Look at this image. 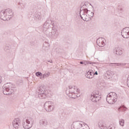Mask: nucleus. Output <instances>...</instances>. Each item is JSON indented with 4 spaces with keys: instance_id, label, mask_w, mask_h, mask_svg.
<instances>
[{
    "instance_id": "nucleus-21",
    "label": "nucleus",
    "mask_w": 129,
    "mask_h": 129,
    "mask_svg": "<svg viewBox=\"0 0 129 129\" xmlns=\"http://www.w3.org/2000/svg\"><path fill=\"white\" fill-rule=\"evenodd\" d=\"M82 126V124L77 123L75 125H72V129H79Z\"/></svg>"
},
{
    "instance_id": "nucleus-4",
    "label": "nucleus",
    "mask_w": 129,
    "mask_h": 129,
    "mask_svg": "<svg viewBox=\"0 0 129 129\" xmlns=\"http://www.w3.org/2000/svg\"><path fill=\"white\" fill-rule=\"evenodd\" d=\"M34 119L33 118L29 117L26 119V120H24L23 121L22 124L24 128L29 129L31 128L34 124Z\"/></svg>"
},
{
    "instance_id": "nucleus-8",
    "label": "nucleus",
    "mask_w": 129,
    "mask_h": 129,
    "mask_svg": "<svg viewBox=\"0 0 129 129\" xmlns=\"http://www.w3.org/2000/svg\"><path fill=\"white\" fill-rule=\"evenodd\" d=\"M0 19L1 20H3V21H9V17H8L7 15V13H6V11H2L0 12Z\"/></svg>"
},
{
    "instance_id": "nucleus-45",
    "label": "nucleus",
    "mask_w": 129,
    "mask_h": 129,
    "mask_svg": "<svg viewBox=\"0 0 129 129\" xmlns=\"http://www.w3.org/2000/svg\"><path fill=\"white\" fill-rule=\"evenodd\" d=\"M120 11H123V9H122V8H120Z\"/></svg>"
},
{
    "instance_id": "nucleus-6",
    "label": "nucleus",
    "mask_w": 129,
    "mask_h": 129,
    "mask_svg": "<svg viewBox=\"0 0 129 129\" xmlns=\"http://www.w3.org/2000/svg\"><path fill=\"white\" fill-rule=\"evenodd\" d=\"M99 95V93L97 92V93L94 92L91 94L90 99L91 101L93 102H97V101H99L100 99H101V97L100 96H98Z\"/></svg>"
},
{
    "instance_id": "nucleus-22",
    "label": "nucleus",
    "mask_w": 129,
    "mask_h": 129,
    "mask_svg": "<svg viewBox=\"0 0 129 129\" xmlns=\"http://www.w3.org/2000/svg\"><path fill=\"white\" fill-rule=\"evenodd\" d=\"M106 101L109 103V104H113V103L116 102V101H113L112 99L108 96H107L106 97Z\"/></svg>"
},
{
    "instance_id": "nucleus-10",
    "label": "nucleus",
    "mask_w": 129,
    "mask_h": 129,
    "mask_svg": "<svg viewBox=\"0 0 129 129\" xmlns=\"http://www.w3.org/2000/svg\"><path fill=\"white\" fill-rule=\"evenodd\" d=\"M99 127L101 129H104V128H107V129H114L115 128V126H114L113 125L111 124L108 127L104 126V125H103V123L101 122H99L98 123Z\"/></svg>"
},
{
    "instance_id": "nucleus-38",
    "label": "nucleus",
    "mask_w": 129,
    "mask_h": 129,
    "mask_svg": "<svg viewBox=\"0 0 129 129\" xmlns=\"http://www.w3.org/2000/svg\"><path fill=\"white\" fill-rule=\"evenodd\" d=\"M127 85L129 87V80H127Z\"/></svg>"
},
{
    "instance_id": "nucleus-20",
    "label": "nucleus",
    "mask_w": 129,
    "mask_h": 129,
    "mask_svg": "<svg viewBox=\"0 0 129 129\" xmlns=\"http://www.w3.org/2000/svg\"><path fill=\"white\" fill-rule=\"evenodd\" d=\"M41 14L40 13H35L33 16V19L34 21H40L41 20Z\"/></svg>"
},
{
    "instance_id": "nucleus-19",
    "label": "nucleus",
    "mask_w": 129,
    "mask_h": 129,
    "mask_svg": "<svg viewBox=\"0 0 129 129\" xmlns=\"http://www.w3.org/2000/svg\"><path fill=\"white\" fill-rule=\"evenodd\" d=\"M29 45L32 47H35L38 45V41L36 39H33L29 42Z\"/></svg>"
},
{
    "instance_id": "nucleus-34",
    "label": "nucleus",
    "mask_w": 129,
    "mask_h": 129,
    "mask_svg": "<svg viewBox=\"0 0 129 129\" xmlns=\"http://www.w3.org/2000/svg\"><path fill=\"white\" fill-rule=\"evenodd\" d=\"M113 93H113V92H111L109 93L107 96H108V97H112V96H114V94H113Z\"/></svg>"
},
{
    "instance_id": "nucleus-18",
    "label": "nucleus",
    "mask_w": 129,
    "mask_h": 129,
    "mask_svg": "<svg viewBox=\"0 0 129 129\" xmlns=\"http://www.w3.org/2000/svg\"><path fill=\"white\" fill-rule=\"evenodd\" d=\"M39 123L40 125H42V126H47V125H48V122L44 119L40 120Z\"/></svg>"
},
{
    "instance_id": "nucleus-16",
    "label": "nucleus",
    "mask_w": 129,
    "mask_h": 129,
    "mask_svg": "<svg viewBox=\"0 0 129 129\" xmlns=\"http://www.w3.org/2000/svg\"><path fill=\"white\" fill-rule=\"evenodd\" d=\"M126 65V63H110L109 64V66L110 67H115V66H125Z\"/></svg>"
},
{
    "instance_id": "nucleus-37",
    "label": "nucleus",
    "mask_w": 129,
    "mask_h": 129,
    "mask_svg": "<svg viewBox=\"0 0 129 129\" xmlns=\"http://www.w3.org/2000/svg\"><path fill=\"white\" fill-rule=\"evenodd\" d=\"M81 14H82V17H83V15H85V14H86V12L83 11V12H82Z\"/></svg>"
},
{
    "instance_id": "nucleus-23",
    "label": "nucleus",
    "mask_w": 129,
    "mask_h": 129,
    "mask_svg": "<svg viewBox=\"0 0 129 129\" xmlns=\"http://www.w3.org/2000/svg\"><path fill=\"white\" fill-rule=\"evenodd\" d=\"M127 108L124 106V105L120 106L118 108V110L119 111H125L126 110Z\"/></svg>"
},
{
    "instance_id": "nucleus-43",
    "label": "nucleus",
    "mask_w": 129,
    "mask_h": 129,
    "mask_svg": "<svg viewBox=\"0 0 129 129\" xmlns=\"http://www.w3.org/2000/svg\"><path fill=\"white\" fill-rule=\"evenodd\" d=\"M80 64H84V62L83 61H80Z\"/></svg>"
},
{
    "instance_id": "nucleus-24",
    "label": "nucleus",
    "mask_w": 129,
    "mask_h": 129,
    "mask_svg": "<svg viewBox=\"0 0 129 129\" xmlns=\"http://www.w3.org/2000/svg\"><path fill=\"white\" fill-rule=\"evenodd\" d=\"M97 45L99 46V47H103L104 46V41H100L98 43V39L97 40Z\"/></svg>"
},
{
    "instance_id": "nucleus-44",
    "label": "nucleus",
    "mask_w": 129,
    "mask_h": 129,
    "mask_svg": "<svg viewBox=\"0 0 129 129\" xmlns=\"http://www.w3.org/2000/svg\"><path fill=\"white\" fill-rule=\"evenodd\" d=\"M110 97V98H111V99H112V100H113V101H114V98H111V97Z\"/></svg>"
},
{
    "instance_id": "nucleus-36",
    "label": "nucleus",
    "mask_w": 129,
    "mask_h": 129,
    "mask_svg": "<svg viewBox=\"0 0 129 129\" xmlns=\"http://www.w3.org/2000/svg\"><path fill=\"white\" fill-rule=\"evenodd\" d=\"M40 79H44V78H45V76L42 74V75L40 76Z\"/></svg>"
},
{
    "instance_id": "nucleus-33",
    "label": "nucleus",
    "mask_w": 129,
    "mask_h": 129,
    "mask_svg": "<svg viewBox=\"0 0 129 129\" xmlns=\"http://www.w3.org/2000/svg\"><path fill=\"white\" fill-rule=\"evenodd\" d=\"M87 64H93V62L89 61H84V65H87Z\"/></svg>"
},
{
    "instance_id": "nucleus-42",
    "label": "nucleus",
    "mask_w": 129,
    "mask_h": 129,
    "mask_svg": "<svg viewBox=\"0 0 129 129\" xmlns=\"http://www.w3.org/2000/svg\"><path fill=\"white\" fill-rule=\"evenodd\" d=\"M47 62H49V63H53V61L52 60H48Z\"/></svg>"
},
{
    "instance_id": "nucleus-29",
    "label": "nucleus",
    "mask_w": 129,
    "mask_h": 129,
    "mask_svg": "<svg viewBox=\"0 0 129 129\" xmlns=\"http://www.w3.org/2000/svg\"><path fill=\"white\" fill-rule=\"evenodd\" d=\"M119 124L121 126H123L124 124V120L122 119L119 120Z\"/></svg>"
},
{
    "instance_id": "nucleus-28",
    "label": "nucleus",
    "mask_w": 129,
    "mask_h": 129,
    "mask_svg": "<svg viewBox=\"0 0 129 129\" xmlns=\"http://www.w3.org/2000/svg\"><path fill=\"white\" fill-rule=\"evenodd\" d=\"M69 88L70 89L69 93H71V94H73L74 93L75 91H72V89H73L74 88L73 87L70 86L69 87Z\"/></svg>"
},
{
    "instance_id": "nucleus-31",
    "label": "nucleus",
    "mask_w": 129,
    "mask_h": 129,
    "mask_svg": "<svg viewBox=\"0 0 129 129\" xmlns=\"http://www.w3.org/2000/svg\"><path fill=\"white\" fill-rule=\"evenodd\" d=\"M35 75L36 76H37V77H40V76H42V73L40 72H37L35 73Z\"/></svg>"
},
{
    "instance_id": "nucleus-35",
    "label": "nucleus",
    "mask_w": 129,
    "mask_h": 129,
    "mask_svg": "<svg viewBox=\"0 0 129 129\" xmlns=\"http://www.w3.org/2000/svg\"><path fill=\"white\" fill-rule=\"evenodd\" d=\"M44 77H49L50 75V72L45 73L43 74Z\"/></svg>"
},
{
    "instance_id": "nucleus-30",
    "label": "nucleus",
    "mask_w": 129,
    "mask_h": 129,
    "mask_svg": "<svg viewBox=\"0 0 129 129\" xmlns=\"http://www.w3.org/2000/svg\"><path fill=\"white\" fill-rule=\"evenodd\" d=\"M17 84L18 85H22V84H23V80H18L17 81Z\"/></svg>"
},
{
    "instance_id": "nucleus-15",
    "label": "nucleus",
    "mask_w": 129,
    "mask_h": 129,
    "mask_svg": "<svg viewBox=\"0 0 129 129\" xmlns=\"http://www.w3.org/2000/svg\"><path fill=\"white\" fill-rule=\"evenodd\" d=\"M88 12V9H87V6H86V4H84L83 5H81V9L80 11V14H81V12Z\"/></svg>"
},
{
    "instance_id": "nucleus-13",
    "label": "nucleus",
    "mask_w": 129,
    "mask_h": 129,
    "mask_svg": "<svg viewBox=\"0 0 129 129\" xmlns=\"http://www.w3.org/2000/svg\"><path fill=\"white\" fill-rule=\"evenodd\" d=\"M86 77L87 78H89V79H91L93 78V76H94V73H93V71L90 70L85 75Z\"/></svg>"
},
{
    "instance_id": "nucleus-12",
    "label": "nucleus",
    "mask_w": 129,
    "mask_h": 129,
    "mask_svg": "<svg viewBox=\"0 0 129 129\" xmlns=\"http://www.w3.org/2000/svg\"><path fill=\"white\" fill-rule=\"evenodd\" d=\"M20 124L21 123L20 122V119L19 118L15 119L13 121V125L15 128H19V126Z\"/></svg>"
},
{
    "instance_id": "nucleus-9",
    "label": "nucleus",
    "mask_w": 129,
    "mask_h": 129,
    "mask_svg": "<svg viewBox=\"0 0 129 129\" xmlns=\"http://www.w3.org/2000/svg\"><path fill=\"white\" fill-rule=\"evenodd\" d=\"M4 11H5V13H6L8 18H9V20H11L12 17H14V13H13V10L11 9H8Z\"/></svg>"
},
{
    "instance_id": "nucleus-11",
    "label": "nucleus",
    "mask_w": 129,
    "mask_h": 129,
    "mask_svg": "<svg viewBox=\"0 0 129 129\" xmlns=\"http://www.w3.org/2000/svg\"><path fill=\"white\" fill-rule=\"evenodd\" d=\"M114 53L118 55V56H120L123 53V49L120 47H115L114 49Z\"/></svg>"
},
{
    "instance_id": "nucleus-32",
    "label": "nucleus",
    "mask_w": 129,
    "mask_h": 129,
    "mask_svg": "<svg viewBox=\"0 0 129 129\" xmlns=\"http://www.w3.org/2000/svg\"><path fill=\"white\" fill-rule=\"evenodd\" d=\"M11 49V47L9 46H6L5 47V51H6V52H9L10 51V49Z\"/></svg>"
},
{
    "instance_id": "nucleus-14",
    "label": "nucleus",
    "mask_w": 129,
    "mask_h": 129,
    "mask_svg": "<svg viewBox=\"0 0 129 129\" xmlns=\"http://www.w3.org/2000/svg\"><path fill=\"white\" fill-rule=\"evenodd\" d=\"M113 75H114V72L111 71V70L108 71L105 74V76L107 78H108V79H110V78H111Z\"/></svg>"
},
{
    "instance_id": "nucleus-46",
    "label": "nucleus",
    "mask_w": 129,
    "mask_h": 129,
    "mask_svg": "<svg viewBox=\"0 0 129 129\" xmlns=\"http://www.w3.org/2000/svg\"><path fill=\"white\" fill-rule=\"evenodd\" d=\"M2 82V80H0V83Z\"/></svg>"
},
{
    "instance_id": "nucleus-5",
    "label": "nucleus",
    "mask_w": 129,
    "mask_h": 129,
    "mask_svg": "<svg viewBox=\"0 0 129 129\" xmlns=\"http://www.w3.org/2000/svg\"><path fill=\"white\" fill-rule=\"evenodd\" d=\"M44 109L48 112H50V111H53L54 108V103L52 101H47L44 103Z\"/></svg>"
},
{
    "instance_id": "nucleus-25",
    "label": "nucleus",
    "mask_w": 129,
    "mask_h": 129,
    "mask_svg": "<svg viewBox=\"0 0 129 129\" xmlns=\"http://www.w3.org/2000/svg\"><path fill=\"white\" fill-rule=\"evenodd\" d=\"M86 14H87L91 18H93V16H94V13L89 10H88V11L86 12Z\"/></svg>"
},
{
    "instance_id": "nucleus-27",
    "label": "nucleus",
    "mask_w": 129,
    "mask_h": 129,
    "mask_svg": "<svg viewBox=\"0 0 129 129\" xmlns=\"http://www.w3.org/2000/svg\"><path fill=\"white\" fill-rule=\"evenodd\" d=\"M114 96H112L111 98H114V101H117V96L116 95V93H113Z\"/></svg>"
},
{
    "instance_id": "nucleus-39",
    "label": "nucleus",
    "mask_w": 129,
    "mask_h": 129,
    "mask_svg": "<svg viewBox=\"0 0 129 129\" xmlns=\"http://www.w3.org/2000/svg\"><path fill=\"white\" fill-rule=\"evenodd\" d=\"M98 75V73H97V71L95 72L94 73V75Z\"/></svg>"
},
{
    "instance_id": "nucleus-1",
    "label": "nucleus",
    "mask_w": 129,
    "mask_h": 129,
    "mask_svg": "<svg viewBox=\"0 0 129 129\" xmlns=\"http://www.w3.org/2000/svg\"><path fill=\"white\" fill-rule=\"evenodd\" d=\"M51 24L53 27H55L51 20H47L43 24V32L47 37H49L50 38H52V39H57L58 36H59V34L57 32V30L54 29V27H52V30L49 29Z\"/></svg>"
},
{
    "instance_id": "nucleus-17",
    "label": "nucleus",
    "mask_w": 129,
    "mask_h": 129,
    "mask_svg": "<svg viewBox=\"0 0 129 129\" xmlns=\"http://www.w3.org/2000/svg\"><path fill=\"white\" fill-rule=\"evenodd\" d=\"M43 50H44V51H47L49 49H50V44L48 42H45L43 45L42 47Z\"/></svg>"
},
{
    "instance_id": "nucleus-26",
    "label": "nucleus",
    "mask_w": 129,
    "mask_h": 129,
    "mask_svg": "<svg viewBox=\"0 0 129 129\" xmlns=\"http://www.w3.org/2000/svg\"><path fill=\"white\" fill-rule=\"evenodd\" d=\"M80 16L82 20H83V21H86V20H87L88 19L87 15L86 14L85 15L83 14L82 16V15H81V14L80 13Z\"/></svg>"
},
{
    "instance_id": "nucleus-47",
    "label": "nucleus",
    "mask_w": 129,
    "mask_h": 129,
    "mask_svg": "<svg viewBox=\"0 0 129 129\" xmlns=\"http://www.w3.org/2000/svg\"><path fill=\"white\" fill-rule=\"evenodd\" d=\"M72 98H74L73 97H72Z\"/></svg>"
},
{
    "instance_id": "nucleus-40",
    "label": "nucleus",
    "mask_w": 129,
    "mask_h": 129,
    "mask_svg": "<svg viewBox=\"0 0 129 129\" xmlns=\"http://www.w3.org/2000/svg\"><path fill=\"white\" fill-rule=\"evenodd\" d=\"M76 91H77V92L79 93V92H80V90L79 89H77Z\"/></svg>"
},
{
    "instance_id": "nucleus-2",
    "label": "nucleus",
    "mask_w": 129,
    "mask_h": 129,
    "mask_svg": "<svg viewBox=\"0 0 129 129\" xmlns=\"http://www.w3.org/2000/svg\"><path fill=\"white\" fill-rule=\"evenodd\" d=\"M3 88V93L5 95H11L13 94V92L15 91L16 86L12 83H8L4 85Z\"/></svg>"
},
{
    "instance_id": "nucleus-41",
    "label": "nucleus",
    "mask_w": 129,
    "mask_h": 129,
    "mask_svg": "<svg viewBox=\"0 0 129 129\" xmlns=\"http://www.w3.org/2000/svg\"><path fill=\"white\" fill-rule=\"evenodd\" d=\"M72 91H75L74 93H73V94H74L75 93V88H74L73 89H72Z\"/></svg>"
},
{
    "instance_id": "nucleus-7",
    "label": "nucleus",
    "mask_w": 129,
    "mask_h": 129,
    "mask_svg": "<svg viewBox=\"0 0 129 129\" xmlns=\"http://www.w3.org/2000/svg\"><path fill=\"white\" fill-rule=\"evenodd\" d=\"M121 35L125 39L129 38V27H125L123 29L121 32Z\"/></svg>"
},
{
    "instance_id": "nucleus-3",
    "label": "nucleus",
    "mask_w": 129,
    "mask_h": 129,
    "mask_svg": "<svg viewBox=\"0 0 129 129\" xmlns=\"http://www.w3.org/2000/svg\"><path fill=\"white\" fill-rule=\"evenodd\" d=\"M36 94L40 98L43 99L47 97L48 91L45 90L44 87L41 86L36 90Z\"/></svg>"
}]
</instances>
